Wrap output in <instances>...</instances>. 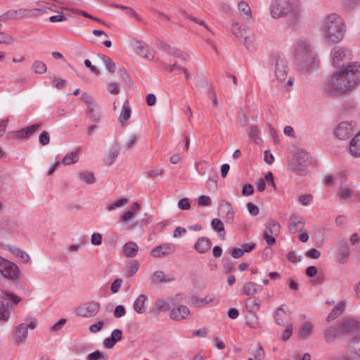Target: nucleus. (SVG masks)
<instances>
[{"label": "nucleus", "instance_id": "f257e3e1", "mask_svg": "<svg viewBox=\"0 0 360 360\" xmlns=\"http://www.w3.org/2000/svg\"><path fill=\"white\" fill-rule=\"evenodd\" d=\"M330 54L333 64L340 68L325 82L323 91L328 95L335 96L353 91L360 83V64L354 62L343 65L352 57V51L347 48L335 46Z\"/></svg>", "mask_w": 360, "mask_h": 360}, {"label": "nucleus", "instance_id": "f03ea898", "mask_svg": "<svg viewBox=\"0 0 360 360\" xmlns=\"http://www.w3.org/2000/svg\"><path fill=\"white\" fill-rule=\"evenodd\" d=\"M319 30L323 40L327 43L341 42L347 32V23L343 17L336 13H330L320 21Z\"/></svg>", "mask_w": 360, "mask_h": 360}, {"label": "nucleus", "instance_id": "7ed1b4c3", "mask_svg": "<svg viewBox=\"0 0 360 360\" xmlns=\"http://www.w3.org/2000/svg\"><path fill=\"white\" fill-rule=\"evenodd\" d=\"M296 65L302 72H307L318 69L320 59L308 40H299L295 49Z\"/></svg>", "mask_w": 360, "mask_h": 360}, {"label": "nucleus", "instance_id": "20e7f679", "mask_svg": "<svg viewBox=\"0 0 360 360\" xmlns=\"http://www.w3.org/2000/svg\"><path fill=\"white\" fill-rule=\"evenodd\" d=\"M270 13L274 18L288 17L292 24L297 23L302 18V9L289 0H274L270 6Z\"/></svg>", "mask_w": 360, "mask_h": 360}, {"label": "nucleus", "instance_id": "39448f33", "mask_svg": "<svg viewBox=\"0 0 360 360\" xmlns=\"http://www.w3.org/2000/svg\"><path fill=\"white\" fill-rule=\"evenodd\" d=\"M0 274L4 278L14 281L19 278L20 269L16 264L0 256Z\"/></svg>", "mask_w": 360, "mask_h": 360}, {"label": "nucleus", "instance_id": "423d86ee", "mask_svg": "<svg viewBox=\"0 0 360 360\" xmlns=\"http://www.w3.org/2000/svg\"><path fill=\"white\" fill-rule=\"evenodd\" d=\"M311 162L310 154L303 150L297 149L294 152L292 165L294 169L300 175L304 174V167Z\"/></svg>", "mask_w": 360, "mask_h": 360}, {"label": "nucleus", "instance_id": "0eeeda50", "mask_svg": "<svg viewBox=\"0 0 360 360\" xmlns=\"http://www.w3.org/2000/svg\"><path fill=\"white\" fill-rule=\"evenodd\" d=\"M356 129V124L353 121H343L338 124L334 134L340 140H347Z\"/></svg>", "mask_w": 360, "mask_h": 360}, {"label": "nucleus", "instance_id": "6e6552de", "mask_svg": "<svg viewBox=\"0 0 360 360\" xmlns=\"http://www.w3.org/2000/svg\"><path fill=\"white\" fill-rule=\"evenodd\" d=\"M281 230L280 224L276 221L271 219L263 232V238L269 245H273L276 243L275 237L277 236Z\"/></svg>", "mask_w": 360, "mask_h": 360}, {"label": "nucleus", "instance_id": "1a4fd4ad", "mask_svg": "<svg viewBox=\"0 0 360 360\" xmlns=\"http://www.w3.org/2000/svg\"><path fill=\"white\" fill-rule=\"evenodd\" d=\"M100 310V304L96 302H89L79 305L76 309L78 316L84 318L95 316Z\"/></svg>", "mask_w": 360, "mask_h": 360}, {"label": "nucleus", "instance_id": "9d476101", "mask_svg": "<svg viewBox=\"0 0 360 360\" xmlns=\"http://www.w3.org/2000/svg\"><path fill=\"white\" fill-rule=\"evenodd\" d=\"M36 321H32L29 323H22L18 325L15 331V341L17 343L24 342L27 337V330L29 328L34 329L37 327Z\"/></svg>", "mask_w": 360, "mask_h": 360}, {"label": "nucleus", "instance_id": "9b49d317", "mask_svg": "<svg viewBox=\"0 0 360 360\" xmlns=\"http://www.w3.org/2000/svg\"><path fill=\"white\" fill-rule=\"evenodd\" d=\"M175 250L176 247L174 244L166 243L153 248L150 252V255L155 258H161L165 256L173 254Z\"/></svg>", "mask_w": 360, "mask_h": 360}, {"label": "nucleus", "instance_id": "f8f14e48", "mask_svg": "<svg viewBox=\"0 0 360 360\" xmlns=\"http://www.w3.org/2000/svg\"><path fill=\"white\" fill-rule=\"evenodd\" d=\"M4 249L13 254V255L22 263L28 264L31 261V258L28 253L16 246L11 244H6L4 245Z\"/></svg>", "mask_w": 360, "mask_h": 360}, {"label": "nucleus", "instance_id": "ddd939ff", "mask_svg": "<svg viewBox=\"0 0 360 360\" xmlns=\"http://www.w3.org/2000/svg\"><path fill=\"white\" fill-rule=\"evenodd\" d=\"M169 316L173 320L181 321L191 316V311L188 307L179 304L172 309Z\"/></svg>", "mask_w": 360, "mask_h": 360}, {"label": "nucleus", "instance_id": "4468645a", "mask_svg": "<svg viewBox=\"0 0 360 360\" xmlns=\"http://www.w3.org/2000/svg\"><path fill=\"white\" fill-rule=\"evenodd\" d=\"M275 65V76L276 79L280 82H285L288 72V67L286 62L282 58H277Z\"/></svg>", "mask_w": 360, "mask_h": 360}, {"label": "nucleus", "instance_id": "2eb2a0df", "mask_svg": "<svg viewBox=\"0 0 360 360\" xmlns=\"http://www.w3.org/2000/svg\"><path fill=\"white\" fill-rule=\"evenodd\" d=\"M136 53L148 60H151L154 57L153 51L148 48V46L143 42L136 41L133 44Z\"/></svg>", "mask_w": 360, "mask_h": 360}, {"label": "nucleus", "instance_id": "dca6fc26", "mask_svg": "<svg viewBox=\"0 0 360 360\" xmlns=\"http://www.w3.org/2000/svg\"><path fill=\"white\" fill-rule=\"evenodd\" d=\"M347 152L353 158H360V131L350 140Z\"/></svg>", "mask_w": 360, "mask_h": 360}, {"label": "nucleus", "instance_id": "f3484780", "mask_svg": "<svg viewBox=\"0 0 360 360\" xmlns=\"http://www.w3.org/2000/svg\"><path fill=\"white\" fill-rule=\"evenodd\" d=\"M338 195L340 199L344 200H350L354 198L360 196V193L350 186H341L338 190Z\"/></svg>", "mask_w": 360, "mask_h": 360}, {"label": "nucleus", "instance_id": "a211bd4d", "mask_svg": "<svg viewBox=\"0 0 360 360\" xmlns=\"http://www.w3.org/2000/svg\"><path fill=\"white\" fill-rule=\"evenodd\" d=\"M360 328V322L355 319H347L342 321L340 331L342 333L353 332Z\"/></svg>", "mask_w": 360, "mask_h": 360}, {"label": "nucleus", "instance_id": "6ab92c4d", "mask_svg": "<svg viewBox=\"0 0 360 360\" xmlns=\"http://www.w3.org/2000/svg\"><path fill=\"white\" fill-rule=\"evenodd\" d=\"M20 301L21 298L12 292L4 290L0 294V303L6 302L8 306L17 305Z\"/></svg>", "mask_w": 360, "mask_h": 360}, {"label": "nucleus", "instance_id": "aec40b11", "mask_svg": "<svg viewBox=\"0 0 360 360\" xmlns=\"http://www.w3.org/2000/svg\"><path fill=\"white\" fill-rule=\"evenodd\" d=\"M287 307L285 305H281L276 309L274 312V320L275 322L280 326H284L288 322L289 314L285 310Z\"/></svg>", "mask_w": 360, "mask_h": 360}, {"label": "nucleus", "instance_id": "412c9836", "mask_svg": "<svg viewBox=\"0 0 360 360\" xmlns=\"http://www.w3.org/2000/svg\"><path fill=\"white\" fill-rule=\"evenodd\" d=\"M151 281L155 284L161 283H169L175 280V278L169 274H166L162 271H155L151 276Z\"/></svg>", "mask_w": 360, "mask_h": 360}, {"label": "nucleus", "instance_id": "4be33fe9", "mask_svg": "<svg viewBox=\"0 0 360 360\" xmlns=\"http://www.w3.org/2000/svg\"><path fill=\"white\" fill-rule=\"evenodd\" d=\"M246 32L247 34L243 37L244 39L243 44L248 51L254 52L256 51L257 46L255 37L252 30L249 28H247Z\"/></svg>", "mask_w": 360, "mask_h": 360}, {"label": "nucleus", "instance_id": "5701e85b", "mask_svg": "<svg viewBox=\"0 0 360 360\" xmlns=\"http://www.w3.org/2000/svg\"><path fill=\"white\" fill-rule=\"evenodd\" d=\"M148 297L145 295H140L134 302L133 309L139 314H143L147 309Z\"/></svg>", "mask_w": 360, "mask_h": 360}, {"label": "nucleus", "instance_id": "b1692460", "mask_svg": "<svg viewBox=\"0 0 360 360\" xmlns=\"http://www.w3.org/2000/svg\"><path fill=\"white\" fill-rule=\"evenodd\" d=\"M211 245L212 243L209 238L206 237H201L198 238L195 243L194 248L198 252L203 254L210 249Z\"/></svg>", "mask_w": 360, "mask_h": 360}, {"label": "nucleus", "instance_id": "393cba45", "mask_svg": "<svg viewBox=\"0 0 360 360\" xmlns=\"http://www.w3.org/2000/svg\"><path fill=\"white\" fill-rule=\"evenodd\" d=\"M139 250V245L133 241L126 243L123 245V252L127 257L132 258L137 255Z\"/></svg>", "mask_w": 360, "mask_h": 360}, {"label": "nucleus", "instance_id": "a878e982", "mask_svg": "<svg viewBox=\"0 0 360 360\" xmlns=\"http://www.w3.org/2000/svg\"><path fill=\"white\" fill-rule=\"evenodd\" d=\"M86 114L89 120L93 123L98 124L101 121L102 116L97 104L94 106L87 107Z\"/></svg>", "mask_w": 360, "mask_h": 360}, {"label": "nucleus", "instance_id": "bb28decb", "mask_svg": "<svg viewBox=\"0 0 360 360\" xmlns=\"http://www.w3.org/2000/svg\"><path fill=\"white\" fill-rule=\"evenodd\" d=\"M29 17L28 8H19L18 10H11L4 14V18L8 20Z\"/></svg>", "mask_w": 360, "mask_h": 360}, {"label": "nucleus", "instance_id": "cd10ccee", "mask_svg": "<svg viewBox=\"0 0 360 360\" xmlns=\"http://www.w3.org/2000/svg\"><path fill=\"white\" fill-rule=\"evenodd\" d=\"M314 324L311 322H305L299 328V335L303 339H307L313 333Z\"/></svg>", "mask_w": 360, "mask_h": 360}, {"label": "nucleus", "instance_id": "c85d7f7f", "mask_svg": "<svg viewBox=\"0 0 360 360\" xmlns=\"http://www.w3.org/2000/svg\"><path fill=\"white\" fill-rule=\"evenodd\" d=\"M262 291V288L256 283L249 282L246 283L243 289V294L246 295H254Z\"/></svg>", "mask_w": 360, "mask_h": 360}, {"label": "nucleus", "instance_id": "c756f323", "mask_svg": "<svg viewBox=\"0 0 360 360\" xmlns=\"http://www.w3.org/2000/svg\"><path fill=\"white\" fill-rule=\"evenodd\" d=\"M78 176L82 182H84V184H88V185L94 184L96 181L95 174L91 171H88V170L81 171L78 174Z\"/></svg>", "mask_w": 360, "mask_h": 360}, {"label": "nucleus", "instance_id": "7c9ffc66", "mask_svg": "<svg viewBox=\"0 0 360 360\" xmlns=\"http://www.w3.org/2000/svg\"><path fill=\"white\" fill-rule=\"evenodd\" d=\"M79 159V150H77L73 152L67 153L61 161L62 165L65 166L71 165L77 163Z\"/></svg>", "mask_w": 360, "mask_h": 360}, {"label": "nucleus", "instance_id": "2f4dec72", "mask_svg": "<svg viewBox=\"0 0 360 360\" xmlns=\"http://www.w3.org/2000/svg\"><path fill=\"white\" fill-rule=\"evenodd\" d=\"M239 15L244 19H249L252 16L250 7L247 2L241 1L238 4Z\"/></svg>", "mask_w": 360, "mask_h": 360}, {"label": "nucleus", "instance_id": "473e14b6", "mask_svg": "<svg viewBox=\"0 0 360 360\" xmlns=\"http://www.w3.org/2000/svg\"><path fill=\"white\" fill-rule=\"evenodd\" d=\"M215 297L214 295H207L204 297H194L192 299V303L197 307H201L209 303L214 302Z\"/></svg>", "mask_w": 360, "mask_h": 360}, {"label": "nucleus", "instance_id": "72a5a7b5", "mask_svg": "<svg viewBox=\"0 0 360 360\" xmlns=\"http://www.w3.org/2000/svg\"><path fill=\"white\" fill-rule=\"evenodd\" d=\"M140 264L137 260L130 261L126 265L125 275L127 277H132L139 271Z\"/></svg>", "mask_w": 360, "mask_h": 360}, {"label": "nucleus", "instance_id": "f704fd0d", "mask_svg": "<svg viewBox=\"0 0 360 360\" xmlns=\"http://www.w3.org/2000/svg\"><path fill=\"white\" fill-rule=\"evenodd\" d=\"M245 307L248 313L256 314L260 309V303L256 299L249 298L245 302Z\"/></svg>", "mask_w": 360, "mask_h": 360}, {"label": "nucleus", "instance_id": "c9c22d12", "mask_svg": "<svg viewBox=\"0 0 360 360\" xmlns=\"http://www.w3.org/2000/svg\"><path fill=\"white\" fill-rule=\"evenodd\" d=\"M131 113V107L128 103V101H124L122 105V111L120 115V121L122 124H124L126 121H127L130 117Z\"/></svg>", "mask_w": 360, "mask_h": 360}, {"label": "nucleus", "instance_id": "e433bc0d", "mask_svg": "<svg viewBox=\"0 0 360 360\" xmlns=\"http://www.w3.org/2000/svg\"><path fill=\"white\" fill-rule=\"evenodd\" d=\"M249 352L254 356L255 360H263L264 359L265 353L260 345H255L251 346Z\"/></svg>", "mask_w": 360, "mask_h": 360}, {"label": "nucleus", "instance_id": "4c0bfd02", "mask_svg": "<svg viewBox=\"0 0 360 360\" xmlns=\"http://www.w3.org/2000/svg\"><path fill=\"white\" fill-rule=\"evenodd\" d=\"M119 155V149L117 147H112L108 153L106 154L105 158V164L108 166L111 165L116 160Z\"/></svg>", "mask_w": 360, "mask_h": 360}, {"label": "nucleus", "instance_id": "58836bf2", "mask_svg": "<svg viewBox=\"0 0 360 360\" xmlns=\"http://www.w3.org/2000/svg\"><path fill=\"white\" fill-rule=\"evenodd\" d=\"M211 227L213 230L219 233V236L224 239L225 231L223 223L219 219H213L211 221Z\"/></svg>", "mask_w": 360, "mask_h": 360}, {"label": "nucleus", "instance_id": "ea45409f", "mask_svg": "<svg viewBox=\"0 0 360 360\" xmlns=\"http://www.w3.org/2000/svg\"><path fill=\"white\" fill-rule=\"evenodd\" d=\"M339 331L340 328L338 329L335 327L328 328L325 332V340L328 343L333 342L338 337Z\"/></svg>", "mask_w": 360, "mask_h": 360}, {"label": "nucleus", "instance_id": "a19ab883", "mask_svg": "<svg viewBox=\"0 0 360 360\" xmlns=\"http://www.w3.org/2000/svg\"><path fill=\"white\" fill-rule=\"evenodd\" d=\"M345 309V303L342 302L329 314L327 320L330 321L335 319L338 316L342 314Z\"/></svg>", "mask_w": 360, "mask_h": 360}, {"label": "nucleus", "instance_id": "79ce46f5", "mask_svg": "<svg viewBox=\"0 0 360 360\" xmlns=\"http://www.w3.org/2000/svg\"><path fill=\"white\" fill-rule=\"evenodd\" d=\"M40 127L39 124H34L30 127H27L25 129L18 131V136L20 138H26L35 132Z\"/></svg>", "mask_w": 360, "mask_h": 360}, {"label": "nucleus", "instance_id": "37998d69", "mask_svg": "<svg viewBox=\"0 0 360 360\" xmlns=\"http://www.w3.org/2000/svg\"><path fill=\"white\" fill-rule=\"evenodd\" d=\"M259 130L256 125H251L250 127L249 136L250 139L257 144H260L262 139L259 136Z\"/></svg>", "mask_w": 360, "mask_h": 360}, {"label": "nucleus", "instance_id": "c03bdc74", "mask_svg": "<svg viewBox=\"0 0 360 360\" xmlns=\"http://www.w3.org/2000/svg\"><path fill=\"white\" fill-rule=\"evenodd\" d=\"M246 325L248 326L251 328H257L259 326V322L258 321V317L255 314L248 313L246 316Z\"/></svg>", "mask_w": 360, "mask_h": 360}, {"label": "nucleus", "instance_id": "a18cd8bd", "mask_svg": "<svg viewBox=\"0 0 360 360\" xmlns=\"http://www.w3.org/2000/svg\"><path fill=\"white\" fill-rule=\"evenodd\" d=\"M100 58L102 60L105 66V68L110 73H113L115 71V63L110 58L104 55H101L100 56Z\"/></svg>", "mask_w": 360, "mask_h": 360}, {"label": "nucleus", "instance_id": "49530a36", "mask_svg": "<svg viewBox=\"0 0 360 360\" xmlns=\"http://www.w3.org/2000/svg\"><path fill=\"white\" fill-rule=\"evenodd\" d=\"M32 68L35 73L40 75L45 73L47 70L46 64L39 60L34 61L32 65Z\"/></svg>", "mask_w": 360, "mask_h": 360}, {"label": "nucleus", "instance_id": "de8ad7c7", "mask_svg": "<svg viewBox=\"0 0 360 360\" xmlns=\"http://www.w3.org/2000/svg\"><path fill=\"white\" fill-rule=\"evenodd\" d=\"M303 227L304 223L301 220H296L290 222L288 229L291 233H295L298 231H301Z\"/></svg>", "mask_w": 360, "mask_h": 360}, {"label": "nucleus", "instance_id": "09e8293b", "mask_svg": "<svg viewBox=\"0 0 360 360\" xmlns=\"http://www.w3.org/2000/svg\"><path fill=\"white\" fill-rule=\"evenodd\" d=\"M4 303H0V321H7L10 317L9 307Z\"/></svg>", "mask_w": 360, "mask_h": 360}, {"label": "nucleus", "instance_id": "8fccbe9b", "mask_svg": "<svg viewBox=\"0 0 360 360\" xmlns=\"http://www.w3.org/2000/svg\"><path fill=\"white\" fill-rule=\"evenodd\" d=\"M247 28L241 29L238 23H233L231 32L233 34L238 38H243L246 34Z\"/></svg>", "mask_w": 360, "mask_h": 360}, {"label": "nucleus", "instance_id": "3c124183", "mask_svg": "<svg viewBox=\"0 0 360 360\" xmlns=\"http://www.w3.org/2000/svg\"><path fill=\"white\" fill-rule=\"evenodd\" d=\"M108 357L103 352L96 350L87 356V360H108Z\"/></svg>", "mask_w": 360, "mask_h": 360}, {"label": "nucleus", "instance_id": "603ef678", "mask_svg": "<svg viewBox=\"0 0 360 360\" xmlns=\"http://www.w3.org/2000/svg\"><path fill=\"white\" fill-rule=\"evenodd\" d=\"M46 8H28L29 11V17L30 18H37L43 14L46 13L47 12Z\"/></svg>", "mask_w": 360, "mask_h": 360}, {"label": "nucleus", "instance_id": "864d4df0", "mask_svg": "<svg viewBox=\"0 0 360 360\" xmlns=\"http://www.w3.org/2000/svg\"><path fill=\"white\" fill-rule=\"evenodd\" d=\"M155 307L158 311H165L170 309L169 302L164 300H157Z\"/></svg>", "mask_w": 360, "mask_h": 360}, {"label": "nucleus", "instance_id": "5fc2aeb1", "mask_svg": "<svg viewBox=\"0 0 360 360\" xmlns=\"http://www.w3.org/2000/svg\"><path fill=\"white\" fill-rule=\"evenodd\" d=\"M127 201L128 200L127 198L118 199L115 202H113L110 205L106 207V210L109 212H111L116 208L123 206L124 204H126L127 202Z\"/></svg>", "mask_w": 360, "mask_h": 360}, {"label": "nucleus", "instance_id": "6e6d98bb", "mask_svg": "<svg viewBox=\"0 0 360 360\" xmlns=\"http://www.w3.org/2000/svg\"><path fill=\"white\" fill-rule=\"evenodd\" d=\"M197 204L200 207H207L211 205L212 200L210 196L201 195L197 199Z\"/></svg>", "mask_w": 360, "mask_h": 360}, {"label": "nucleus", "instance_id": "4d7b16f0", "mask_svg": "<svg viewBox=\"0 0 360 360\" xmlns=\"http://www.w3.org/2000/svg\"><path fill=\"white\" fill-rule=\"evenodd\" d=\"M350 347L354 350L355 354L360 359V336L351 341Z\"/></svg>", "mask_w": 360, "mask_h": 360}, {"label": "nucleus", "instance_id": "13d9d810", "mask_svg": "<svg viewBox=\"0 0 360 360\" xmlns=\"http://www.w3.org/2000/svg\"><path fill=\"white\" fill-rule=\"evenodd\" d=\"M105 325V321L103 320L98 321L94 324H92L89 326V329L91 333H96L101 330L103 326Z\"/></svg>", "mask_w": 360, "mask_h": 360}, {"label": "nucleus", "instance_id": "bf43d9fd", "mask_svg": "<svg viewBox=\"0 0 360 360\" xmlns=\"http://www.w3.org/2000/svg\"><path fill=\"white\" fill-rule=\"evenodd\" d=\"M135 218V215L131 211H127L124 212L123 215L120 217V221L124 224H129Z\"/></svg>", "mask_w": 360, "mask_h": 360}, {"label": "nucleus", "instance_id": "052dcab7", "mask_svg": "<svg viewBox=\"0 0 360 360\" xmlns=\"http://www.w3.org/2000/svg\"><path fill=\"white\" fill-rule=\"evenodd\" d=\"M81 100L87 105V107L94 106L96 105L92 96L87 93H83L82 94Z\"/></svg>", "mask_w": 360, "mask_h": 360}, {"label": "nucleus", "instance_id": "680f3d73", "mask_svg": "<svg viewBox=\"0 0 360 360\" xmlns=\"http://www.w3.org/2000/svg\"><path fill=\"white\" fill-rule=\"evenodd\" d=\"M178 207H179V209L182 210H188L191 208V204H190V201H189L188 198H181L178 202Z\"/></svg>", "mask_w": 360, "mask_h": 360}, {"label": "nucleus", "instance_id": "e2e57ef3", "mask_svg": "<svg viewBox=\"0 0 360 360\" xmlns=\"http://www.w3.org/2000/svg\"><path fill=\"white\" fill-rule=\"evenodd\" d=\"M91 243L94 245H100L102 243V235L99 233H94L91 237Z\"/></svg>", "mask_w": 360, "mask_h": 360}, {"label": "nucleus", "instance_id": "0e129e2a", "mask_svg": "<svg viewBox=\"0 0 360 360\" xmlns=\"http://www.w3.org/2000/svg\"><path fill=\"white\" fill-rule=\"evenodd\" d=\"M248 212L251 216H257L259 214V208L257 205L252 202H248L246 205Z\"/></svg>", "mask_w": 360, "mask_h": 360}, {"label": "nucleus", "instance_id": "69168bd1", "mask_svg": "<svg viewBox=\"0 0 360 360\" xmlns=\"http://www.w3.org/2000/svg\"><path fill=\"white\" fill-rule=\"evenodd\" d=\"M39 143L42 146H46L47 144H49V143L50 141V137H49V133L46 131H44L39 135Z\"/></svg>", "mask_w": 360, "mask_h": 360}, {"label": "nucleus", "instance_id": "338daca9", "mask_svg": "<svg viewBox=\"0 0 360 360\" xmlns=\"http://www.w3.org/2000/svg\"><path fill=\"white\" fill-rule=\"evenodd\" d=\"M292 325L288 324L281 336V339L283 341L288 340L292 335Z\"/></svg>", "mask_w": 360, "mask_h": 360}, {"label": "nucleus", "instance_id": "774afa93", "mask_svg": "<svg viewBox=\"0 0 360 360\" xmlns=\"http://www.w3.org/2000/svg\"><path fill=\"white\" fill-rule=\"evenodd\" d=\"M126 314L125 309L122 305H118L115 307L113 314L116 318H121Z\"/></svg>", "mask_w": 360, "mask_h": 360}]
</instances>
